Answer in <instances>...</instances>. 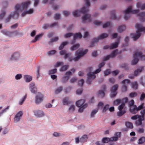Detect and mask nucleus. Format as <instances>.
<instances>
[{"mask_svg": "<svg viewBox=\"0 0 145 145\" xmlns=\"http://www.w3.org/2000/svg\"><path fill=\"white\" fill-rule=\"evenodd\" d=\"M29 1L23 2L20 4H17L15 6V10L12 14H10L5 20V22H8L11 18H17L19 16V12L26 9L28 5L30 4Z\"/></svg>", "mask_w": 145, "mask_h": 145, "instance_id": "nucleus-1", "label": "nucleus"}, {"mask_svg": "<svg viewBox=\"0 0 145 145\" xmlns=\"http://www.w3.org/2000/svg\"><path fill=\"white\" fill-rule=\"evenodd\" d=\"M89 10L87 8H86L85 7H83L80 10V11L77 10H75L72 12V14L74 16L78 17L80 15V12L85 15L82 18V19L83 22L85 23L86 20H87L89 22H91L92 21V19L91 17V15L89 14H88L87 13L89 12Z\"/></svg>", "mask_w": 145, "mask_h": 145, "instance_id": "nucleus-2", "label": "nucleus"}, {"mask_svg": "<svg viewBox=\"0 0 145 145\" xmlns=\"http://www.w3.org/2000/svg\"><path fill=\"white\" fill-rule=\"evenodd\" d=\"M135 27L138 30L136 31L137 34L135 33L131 34V36H132V38L135 40H136L141 36L140 32H145V27H143L139 24H137L135 25Z\"/></svg>", "mask_w": 145, "mask_h": 145, "instance_id": "nucleus-3", "label": "nucleus"}, {"mask_svg": "<svg viewBox=\"0 0 145 145\" xmlns=\"http://www.w3.org/2000/svg\"><path fill=\"white\" fill-rule=\"evenodd\" d=\"M133 59L132 61V65H136L139 60L138 57L141 60H145V55H143L142 53L139 51V50L136 52L133 55Z\"/></svg>", "mask_w": 145, "mask_h": 145, "instance_id": "nucleus-4", "label": "nucleus"}, {"mask_svg": "<svg viewBox=\"0 0 145 145\" xmlns=\"http://www.w3.org/2000/svg\"><path fill=\"white\" fill-rule=\"evenodd\" d=\"M88 51V49H86L84 51L77 50L76 52L75 53L76 57L74 58H72L71 57H69V58L68 60L70 62L72 61V60H74L75 61H77L82 56L86 54Z\"/></svg>", "mask_w": 145, "mask_h": 145, "instance_id": "nucleus-5", "label": "nucleus"}, {"mask_svg": "<svg viewBox=\"0 0 145 145\" xmlns=\"http://www.w3.org/2000/svg\"><path fill=\"white\" fill-rule=\"evenodd\" d=\"M132 6H130L126 10L123 11L125 14L124 18L125 20H127L129 18L130 14H136L138 13L139 11L138 9L132 10Z\"/></svg>", "mask_w": 145, "mask_h": 145, "instance_id": "nucleus-6", "label": "nucleus"}, {"mask_svg": "<svg viewBox=\"0 0 145 145\" xmlns=\"http://www.w3.org/2000/svg\"><path fill=\"white\" fill-rule=\"evenodd\" d=\"M32 93L36 94L35 102L38 105L43 101L44 99V95L40 92L37 91H31Z\"/></svg>", "mask_w": 145, "mask_h": 145, "instance_id": "nucleus-7", "label": "nucleus"}, {"mask_svg": "<svg viewBox=\"0 0 145 145\" xmlns=\"http://www.w3.org/2000/svg\"><path fill=\"white\" fill-rule=\"evenodd\" d=\"M108 35L106 33H102L97 38H95L93 39V40L91 42V44L90 46V47H93L94 46V44L95 43L97 42L99 40L101 39H104L105 38L108 37Z\"/></svg>", "mask_w": 145, "mask_h": 145, "instance_id": "nucleus-8", "label": "nucleus"}, {"mask_svg": "<svg viewBox=\"0 0 145 145\" xmlns=\"http://www.w3.org/2000/svg\"><path fill=\"white\" fill-rule=\"evenodd\" d=\"M144 69V68L143 67H141L138 68L135 71L133 75L130 74L128 76L129 78L131 79L133 78L135 76H137Z\"/></svg>", "mask_w": 145, "mask_h": 145, "instance_id": "nucleus-9", "label": "nucleus"}, {"mask_svg": "<svg viewBox=\"0 0 145 145\" xmlns=\"http://www.w3.org/2000/svg\"><path fill=\"white\" fill-rule=\"evenodd\" d=\"M34 114L37 117L41 118L45 116V114L42 110H37L33 112Z\"/></svg>", "mask_w": 145, "mask_h": 145, "instance_id": "nucleus-10", "label": "nucleus"}, {"mask_svg": "<svg viewBox=\"0 0 145 145\" xmlns=\"http://www.w3.org/2000/svg\"><path fill=\"white\" fill-rule=\"evenodd\" d=\"M23 115V112L20 111L18 112L15 116L14 122L15 123L19 122Z\"/></svg>", "mask_w": 145, "mask_h": 145, "instance_id": "nucleus-11", "label": "nucleus"}, {"mask_svg": "<svg viewBox=\"0 0 145 145\" xmlns=\"http://www.w3.org/2000/svg\"><path fill=\"white\" fill-rule=\"evenodd\" d=\"M87 76L88 78L86 81V83L89 84H90L91 82V78H92V79L95 78L96 76L95 74H94V73L91 72L88 73Z\"/></svg>", "mask_w": 145, "mask_h": 145, "instance_id": "nucleus-12", "label": "nucleus"}, {"mask_svg": "<svg viewBox=\"0 0 145 145\" xmlns=\"http://www.w3.org/2000/svg\"><path fill=\"white\" fill-rule=\"evenodd\" d=\"M130 82V80L128 79H125L122 81L121 83L123 84L122 86V91H127V85L126 83L127 84L129 83Z\"/></svg>", "mask_w": 145, "mask_h": 145, "instance_id": "nucleus-13", "label": "nucleus"}, {"mask_svg": "<svg viewBox=\"0 0 145 145\" xmlns=\"http://www.w3.org/2000/svg\"><path fill=\"white\" fill-rule=\"evenodd\" d=\"M120 39L121 37H119L117 39V42H116L111 44L110 46V49L111 50L117 48L120 43Z\"/></svg>", "mask_w": 145, "mask_h": 145, "instance_id": "nucleus-14", "label": "nucleus"}, {"mask_svg": "<svg viewBox=\"0 0 145 145\" xmlns=\"http://www.w3.org/2000/svg\"><path fill=\"white\" fill-rule=\"evenodd\" d=\"M20 57V54L17 52H14L11 55V59L12 60H16L18 59Z\"/></svg>", "mask_w": 145, "mask_h": 145, "instance_id": "nucleus-15", "label": "nucleus"}, {"mask_svg": "<svg viewBox=\"0 0 145 145\" xmlns=\"http://www.w3.org/2000/svg\"><path fill=\"white\" fill-rule=\"evenodd\" d=\"M144 120H143L142 118L139 117L138 119L135 121V124L137 126L141 125V127H143L144 126V125L142 123V121Z\"/></svg>", "mask_w": 145, "mask_h": 145, "instance_id": "nucleus-16", "label": "nucleus"}, {"mask_svg": "<svg viewBox=\"0 0 145 145\" xmlns=\"http://www.w3.org/2000/svg\"><path fill=\"white\" fill-rule=\"evenodd\" d=\"M82 37V35L80 33H78L75 34L74 36L73 40L71 42V44H74L75 42V40L76 39L78 38L80 39Z\"/></svg>", "mask_w": 145, "mask_h": 145, "instance_id": "nucleus-17", "label": "nucleus"}, {"mask_svg": "<svg viewBox=\"0 0 145 145\" xmlns=\"http://www.w3.org/2000/svg\"><path fill=\"white\" fill-rule=\"evenodd\" d=\"M129 111L132 114H136L138 112L137 106L136 105H134L133 106L130 107Z\"/></svg>", "mask_w": 145, "mask_h": 145, "instance_id": "nucleus-18", "label": "nucleus"}, {"mask_svg": "<svg viewBox=\"0 0 145 145\" xmlns=\"http://www.w3.org/2000/svg\"><path fill=\"white\" fill-rule=\"evenodd\" d=\"M85 102V99H82L79 100L76 102V105L78 107L81 106H82L84 105V104Z\"/></svg>", "mask_w": 145, "mask_h": 145, "instance_id": "nucleus-19", "label": "nucleus"}, {"mask_svg": "<svg viewBox=\"0 0 145 145\" xmlns=\"http://www.w3.org/2000/svg\"><path fill=\"white\" fill-rule=\"evenodd\" d=\"M138 16H139V19L141 21L143 22L145 20V13L144 12H141L140 13L138 14Z\"/></svg>", "mask_w": 145, "mask_h": 145, "instance_id": "nucleus-20", "label": "nucleus"}, {"mask_svg": "<svg viewBox=\"0 0 145 145\" xmlns=\"http://www.w3.org/2000/svg\"><path fill=\"white\" fill-rule=\"evenodd\" d=\"M24 80L26 82H29L32 79V76L28 75H24Z\"/></svg>", "mask_w": 145, "mask_h": 145, "instance_id": "nucleus-21", "label": "nucleus"}, {"mask_svg": "<svg viewBox=\"0 0 145 145\" xmlns=\"http://www.w3.org/2000/svg\"><path fill=\"white\" fill-rule=\"evenodd\" d=\"M16 32V31L9 32L6 30H3L2 31V33L3 34L9 36H11L12 34Z\"/></svg>", "mask_w": 145, "mask_h": 145, "instance_id": "nucleus-22", "label": "nucleus"}, {"mask_svg": "<svg viewBox=\"0 0 145 145\" xmlns=\"http://www.w3.org/2000/svg\"><path fill=\"white\" fill-rule=\"evenodd\" d=\"M88 138V137L87 135H83L80 138V142L82 143H84L86 142L87 141Z\"/></svg>", "mask_w": 145, "mask_h": 145, "instance_id": "nucleus-23", "label": "nucleus"}, {"mask_svg": "<svg viewBox=\"0 0 145 145\" xmlns=\"http://www.w3.org/2000/svg\"><path fill=\"white\" fill-rule=\"evenodd\" d=\"M137 8H140L142 10L145 9V3L142 4L140 2L137 3Z\"/></svg>", "mask_w": 145, "mask_h": 145, "instance_id": "nucleus-24", "label": "nucleus"}, {"mask_svg": "<svg viewBox=\"0 0 145 145\" xmlns=\"http://www.w3.org/2000/svg\"><path fill=\"white\" fill-rule=\"evenodd\" d=\"M98 108H95L92 110L90 113V117L91 118H94L95 116V115L98 112Z\"/></svg>", "mask_w": 145, "mask_h": 145, "instance_id": "nucleus-25", "label": "nucleus"}, {"mask_svg": "<svg viewBox=\"0 0 145 145\" xmlns=\"http://www.w3.org/2000/svg\"><path fill=\"white\" fill-rule=\"evenodd\" d=\"M29 89L31 91H36L37 90V86L34 83H31L29 84Z\"/></svg>", "mask_w": 145, "mask_h": 145, "instance_id": "nucleus-26", "label": "nucleus"}, {"mask_svg": "<svg viewBox=\"0 0 145 145\" xmlns=\"http://www.w3.org/2000/svg\"><path fill=\"white\" fill-rule=\"evenodd\" d=\"M87 106V104L86 103L84 105H83L82 106L79 107V108L78 110V112L80 113H82V112L84 109L86 108Z\"/></svg>", "mask_w": 145, "mask_h": 145, "instance_id": "nucleus-27", "label": "nucleus"}, {"mask_svg": "<svg viewBox=\"0 0 145 145\" xmlns=\"http://www.w3.org/2000/svg\"><path fill=\"white\" fill-rule=\"evenodd\" d=\"M42 34H40L37 35L35 36V39L31 41V42H35L39 40V39L42 37Z\"/></svg>", "mask_w": 145, "mask_h": 145, "instance_id": "nucleus-28", "label": "nucleus"}, {"mask_svg": "<svg viewBox=\"0 0 145 145\" xmlns=\"http://www.w3.org/2000/svg\"><path fill=\"white\" fill-rule=\"evenodd\" d=\"M126 28L125 25H121L119 26L118 29V32L121 33L124 31Z\"/></svg>", "mask_w": 145, "mask_h": 145, "instance_id": "nucleus-29", "label": "nucleus"}, {"mask_svg": "<svg viewBox=\"0 0 145 145\" xmlns=\"http://www.w3.org/2000/svg\"><path fill=\"white\" fill-rule=\"evenodd\" d=\"M62 103L63 105H67L69 103L68 97H67L64 98L63 99Z\"/></svg>", "mask_w": 145, "mask_h": 145, "instance_id": "nucleus-30", "label": "nucleus"}, {"mask_svg": "<svg viewBox=\"0 0 145 145\" xmlns=\"http://www.w3.org/2000/svg\"><path fill=\"white\" fill-rule=\"evenodd\" d=\"M122 102V100L120 99H117L114 100L113 102L114 106H117Z\"/></svg>", "mask_w": 145, "mask_h": 145, "instance_id": "nucleus-31", "label": "nucleus"}, {"mask_svg": "<svg viewBox=\"0 0 145 145\" xmlns=\"http://www.w3.org/2000/svg\"><path fill=\"white\" fill-rule=\"evenodd\" d=\"M145 142V137H142L140 138L138 140V144H141L144 143Z\"/></svg>", "mask_w": 145, "mask_h": 145, "instance_id": "nucleus-32", "label": "nucleus"}, {"mask_svg": "<svg viewBox=\"0 0 145 145\" xmlns=\"http://www.w3.org/2000/svg\"><path fill=\"white\" fill-rule=\"evenodd\" d=\"M27 97V94H25V95L19 101V104L20 105H22L25 100Z\"/></svg>", "mask_w": 145, "mask_h": 145, "instance_id": "nucleus-33", "label": "nucleus"}, {"mask_svg": "<svg viewBox=\"0 0 145 145\" xmlns=\"http://www.w3.org/2000/svg\"><path fill=\"white\" fill-rule=\"evenodd\" d=\"M132 87L135 90L137 89L138 88V84L136 82H132L131 83Z\"/></svg>", "mask_w": 145, "mask_h": 145, "instance_id": "nucleus-34", "label": "nucleus"}, {"mask_svg": "<svg viewBox=\"0 0 145 145\" xmlns=\"http://www.w3.org/2000/svg\"><path fill=\"white\" fill-rule=\"evenodd\" d=\"M126 112V111L125 110H119V111L117 112V114L118 116L120 117L123 115Z\"/></svg>", "mask_w": 145, "mask_h": 145, "instance_id": "nucleus-35", "label": "nucleus"}, {"mask_svg": "<svg viewBox=\"0 0 145 145\" xmlns=\"http://www.w3.org/2000/svg\"><path fill=\"white\" fill-rule=\"evenodd\" d=\"M110 141V138L108 137H104L102 140V142L104 143H108Z\"/></svg>", "mask_w": 145, "mask_h": 145, "instance_id": "nucleus-36", "label": "nucleus"}, {"mask_svg": "<svg viewBox=\"0 0 145 145\" xmlns=\"http://www.w3.org/2000/svg\"><path fill=\"white\" fill-rule=\"evenodd\" d=\"M125 125L126 127L130 129H132L133 128V125L132 123L130 122H127L125 123Z\"/></svg>", "mask_w": 145, "mask_h": 145, "instance_id": "nucleus-37", "label": "nucleus"}, {"mask_svg": "<svg viewBox=\"0 0 145 145\" xmlns=\"http://www.w3.org/2000/svg\"><path fill=\"white\" fill-rule=\"evenodd\" d=\"M68 44L67 42H64L61 44L59 46V50H61L64 48V46Z\"/></svg>", "mask_w": 145, "mask_h": 145, "instance_id": "nucleus-38", "label": "nucleus"}, {"mask_svg": "<svg viewBox=\"0 0 145 145\" xmlns=\"http://www.w3.org/2000/svg\"><path fill=\"white\" fill-rule=\"evenodd\" d=\"M80 45L78 44H77L74 45L71 48V50L72 51H74L76 50L79 47Z\"/></svg>", "mask_w": 145, "mask_h": 145, "instance_id": "nucleus-39", "label": "nucleus"}, {"mask_svg": "<svg viewBox=\"0 0 145 145\" xmlns=\"http://www.w3.org/2000/svg\"><path fill=\"white\" fill-rule=\"evenodd\" d=\"M140 113L141 114V115H139V117L142 118L143 120H144V115L145 114V109L141 110L140 112Z\"/></svg>", "mask_w": 145, "mask_h": 145, "instance_id": "nucleus-40", "label": "nucleus"}, {"mask_svg": "<svg viewBox=\"0 0 145 145\" xmlns=\"http://www.w3.org/2000/svg\"><path fill=\"white\" fill-rule=\"evenodd\" d=\"M68 65H65L62 66L60 69L61 71H64L66 70L69 67Z\"/></svg>", "mask_w": 145, "mask_h": 145, "instance_id": "nucleus-41", "label": "nucleus"}, {"mask_svg": "<svg viewBox=\"0 0 145 145\" xmlns=\"http://www.w3.org/2000/svg\"><path fill=\"white\" fill-rule=\"evenodd\" d=\"M75 106L74 105H71L69 109V113H71L75 110Z\"/></svg>", "mask_w": 145, "mask_h": 145, "instance_id": "nucleus-42", "label": "nucleus"}, {"mask_svg": "<svg viewBox=\"0 0 145 145\" xmlns=\"http://www.w3.org/2000/svg\"><path fill=\"white\" fill-rule=\"evenodd\" d=\"M69 78V76H63L62 78V82L64 83L67 82Z\"/></svg>", "mask_w": 145, "mask_h": 145, "instance_id": "nucleus-43", "label": "nucleus"}, {"mask_svg": "<svg viewBox=\"0 0 145 145\" xmlns=\"http://www.w3.org/2000/svg\"><path fill=\"white\" fill-rule=\"evenodd\" d=\"M104 91H98V96L99 97L102 98L105 95Z\"/></svg>", "mask_w": 145, "mask_h": 145, "instance_id": "nucleus-44", "label": "nucleus"}, {"mask_svg": "<svg viewBox=\"0 0 145 145\" xmlns=\"http://www.w3.org/2000/svg\"><path fill=\"white\" fill-rule=\"evenodd\" d=\"M117 50H114L112 52L111 54L110 55V56L111 57V58H113L116 56L117 54Z\"/></svg>", "mask_w": 145, "mask_h": 145, "instance_id": "nucleus-45", "label": "nucleus"}, {"mask_svg": "<svg viewBox=\"0 0 145 145\" xmlns=\"http://www.w3.org/2000/svg\"><path fill=\"white\" fill-rule=\"evenodd\" d=\"M111 18L113 19H117V18L116 16L115 11H112L111 12Z\"/></svg>", "mask_w": 145, "mask_h": 145, "instance_id": "nucleus-46", "label": "nucleus"}, {"mask_svg": "<svg viewBox=\"0 0 145 145\" xmlns=\"http://www.w3.org/2000/svg\"><path fill=\"white\" fill-rule=\"evenodd\" d=\"M140 81L141 84L143 86H145V76L142 77L140 78Z\"/></svg>", "mask_w": 145, "mask_h": 145, "instance_id": "nucleus-47", "label": "nucleus"}, {"mask_svg": "<svg viewBox=\"0 0 145 145\" xmlns=\"http://www.w3.org/2000/svg\"><path fill=\"white\" fill-rule=\"evenodd\" d=\"M59 39L58 37H56L51 39L50 41L48 42L49 44H50L52 42H54L57 40Z\"/></svg>", "mask_w": 145, "mask_h": 145, "instance_id": "nucleus-48", "label": "nucleus"}, {"mask_svg": "<svg viewBox=\"0 0 145 145\" xmlns=\"http://www.w3.org/2000/svg\"><path fill=\"white\" fill-rule=\"evenodd\" d=\"M117 91H111L110 94V96L111 98L114 97L117 94Z\"/></svg>", "mask_w": 145, "mask_h": 145, "instance_id": "nucleus-49", "label": "nucleus"}, {"mask_svg": "<svg viewBox=\"0 0 145 145\" xmlns=\"http://www.w3.org/2000/svg\"><path fill=\"white\" fill-rule=\"evenodd\" d=\"M109 105L108 104L104 106L102 110V112L103 113H104L108 109H109Z\"/></svg>", "mask_w": 145, "mask_h": 145, "instance_id": "nucleus-50", "label": "nucleus"}, {"mask_svg": "<svg viewBox=\"0 0 145 145\" xmlns=\"http://www.w3.org/2000/svg\"><path fill=\"white\" fill-rule=\"evenodd\" d=\"M9 108V106H8L7 108L2 110V111L0 112V116H2L4 113Z\"/></svg>", "mask_w": 145, "mask_h": 145, "instance_id": "nucleus-51", "label": "nucleus"}, {"mask_svg": "<svg viewBox=\"0 0 145 145\" xmlns=\"http://www.w3.org/2000/svg\"><path fill=\"white\" fill-rule=\"evenodd\" d=\"M137 93L135 92H133L131 93L129 95V97L131 98H133L137 96Z\"/></svg>", "mask_w": 145, "mask_h": 145, "instance_id": "nucleus-52", "label": "nucleus"}, {"mask_svg": "<svg viewBox=\"0 0 145 145\" xmlns=\"http://www.w3.org/2000/svg\"><path fill=\"white\" fill-rule=\"evenodd\" d=\"M110 141H116L118 140V137L116 136L112 137L110 138Z\"/></svg>", "mask_w": 145, "mask_h": 145, "instance_id": "nucleus-53", "label": "nucleus"}, {"mask_svg": "<svg viewBox=\"0 0 145 145\" xmlns=\"http://www.w3.org/2000/svg\"><path fill=\"white\" fill-rule=\"evenodd\" d=\"M125 105V103H123L118 106V109L119 110H122Z\"/></svg>", "mask_w": 145, "mask_h": 145, "instance_id": "nucleus-54", "label": "nucleus"}, {"mask_svg": "<svg viewBox=\"0 0 145 145\" xmlns=\"http://www.w3.org/2000/svg\"><path fill=\"white\" fill-rule=\"evenodd\" d=\"M5 14L6 12L4 10L2 11L1 13L0 14V20L3 19Z\"/></svg>", "mask_w": 145, "mask_h": 145, "instance_id": "nucleus-55", "label": "nucleus"}, {"mask_svg": "<svg viewBox=\"0 0 145 145\" xmlns=\"http://www.w3.org/2000/svg\"><path fill=\"white\" fill-rule=\"evenodd\" d=\"M118 85L117 84H116L113 86L112 87L110 91H117L118 88Z\"/></svg>", "mask_w": 145, "mask_h": 145, "instance_id": "nucleus-56", "label": "nucleus"}, {"mask_svg": "<svg viewBox=\"0 0 145 145\" xmlns=\"http://www.w3.org/2000/svg\"><path fill=\"white\" fill-rule=\"evenodd\" d=\"M73 35V33H68L64 35V36L65 38H68Z\"/></svg>", "mask_w": 145, "mask_h": 145, "instance_id": "nucleus-57", "label": "nucleus"}, {"mask_svg": "<svg viewBox=\"0 0 145 145\" xmlns=\"http://www.w3.org/2000/svg\"><path fill=\"white\" fill-rule=\"evenodd\" d=\"M22 77V75L21 74H18L15 76V78L17 80H20Z\"/></svg>", "mask_w": 145, "mask_h": 145, "instance_id": "nucleus-58", "label": "nucleus"}, {"mask_svg": "<svg viewBox=\"0 0 145 145\" xmlns=\"http://www.w3.org/2000/svg\"><path fill=\"white\" fill-rule=\"evenodd\" d=\"M57 71V69H54L50 70L49 71V74H52L56 73Z\"/></svg>", "mask_w": 145, "mask_h": 145, "instance_id": "nucleus-59", "label": "nucleus"}, {"mask_svg": "<svg viewBox=\"0 0 145 145\" xmlns=\"http://www.w3.org/2000/svg\"><path fill=\"white\" fill-rule=\"evenodd\" d=\"M111 26L110 23L109 22H108L103 25V27L104 28Z\"/></svg>", "mask_w": 145, "mask_h": 145, "instance_id": "nucleus-60", "label": "nucleus"}, {"mask_svg": "<svg viewBox=\"0 0 145 145\" xmlns=\"http://www.w3.org/2000/svg\"><path fill=\"white\" fill-rule=\"evenodd\" d=\"M144 104L143 103L140 105L138 107H137V111H139L144 108Z\"/></svg>", "mask_w": 145, "mask_h": 145, "instance_id": "nucleus-61", "label": "nucleus"}, {"mask_svg": "<svg viewBox=\"0 0 145 145\" xmlns=\"http://www.w3.org/2000/svg\"><path fill=\"white\" fill-rule=\"evenodd\" d=\"M110 73V69H106L104 72V74L105 76H106L108 75Z\"/></svg>", "mask_w": 145, "mask_h": 145, "instance_id": "nucleus-62", "label": "nucleus"}, {"mask_svg": "<svg viewBox=\"0 0 145 145\" xmlns=\"http://www.w3.org/2000/svg\"><path fill=\"white\" fill-rule=\"evenodd\" d=\"M145 98V93H142L140 97V100L141 101L143 100Z\"/></svg>", "mask_w": 145, "mask_h": 145, "instance_id": "nucleus-63", "label": "nucleus"}, {"mask_svg": "<svg viewBox=\"0 0 145 145\" xmlns=\"http://www.w3.org/2000/svg\"><path fill=\"white\" fill-rule=\"evenodd\" d=\"M9 132V130L7 128H5L2 131V134L5 135L7 133Z\"/></svg>", "mask_w": 145, "mask_h": 145, "instance_id": "nucleus-64", "label": "nucleus"}]
</instances>
